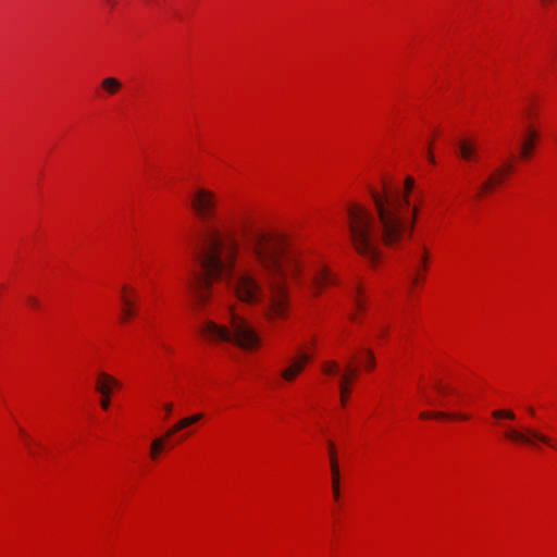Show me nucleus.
I'll return each instance as SVG.
<instances>
[{
    "label": "nucleus",
    "instance_id": "nucleus-1",
    "mask_svg": "<svg viewBox=\"0 0 557 557\" xmlns=\"http://www.w3.org/2000/svg\"><path fill=\"white\" fill-rule=\"evenodd\" d=\"M190 206L201 221L198 261L201 273L187 282L195 306L203 308L213 295V282L224 280L238 300L264 305V315L273 322L289 312V278L297 277V251L281 233L247 228L240 244L233 232L214 222L216 199L207 189H197Z\"/></svg>",
    "mask_w": 557,
    "mask_h": 557
},
{
    "label": "nucleus",
    "instance_id": "nucleus-2",
    "mask_svg": "<svg viewBox=\"0 0 557 557\" xmlns=\"http://www.w3.org/2000/svg\"><path fill=\"white\" fill-rule=\"evenodd\" d=\"M414 180L408 176L404 188L384 186L372 190L375 215L359 203L347 208V225L355 250L371 263L381 256V245L396 247L412 236L418 207L411 206L409 196Z\"/></svg>",
    "mask_w": 557,
    "mask_h": 557
},
{
    "label": "nucleus",
    "instance_id": "nucleus-3",
    "mask_svg": "<svg viewBox=\"0 0 557 557\" xmlns=\"http://www.w3.org/2000/svg\"><path fill=\"white\" fill-rule=\"evenodd\" d=\"M200 332L209 339L231 343L244 350H255L261 344V338L256 329L233 310L228 312L227 324H218L211 320H206L200 327Z\"/></svg>",
    "mask_w": 557,
    "mask_h": 557
},
{
    "label": "nucleus",
    "instance_id": "nucleus-4",
    "mask_svg": "<svg viewBox=\"0 0 557 557\" xmlns=\"http://www.w3.org/2000/svg\"><path fill=\"white\" fill-rule=\"evenodd\" d=\"M492 417L497 421V425L504 429V437L509 442L530 446L539 449V443L556 448L553 440L532 428L515 429L509 424L503 423L502 420H516V413L509 409H497L492 411Z\"/></svg>",
    "mask_w": 557,
    "mask_h": 557
},
{
    "label": "nucleus",
    "instance_id": "nucleus-5",
    "mask_svg": "<svg viewBox=\"0 0 557 557\" xmlns=\"http://www.w3.org/2000/svg\"><path fill=\"white\" fill-rule=\"evenodd\" d=\"M322 371L326 375H335L339 374V389L342 394V404H345L346 395L349 393V383L352 381L357 373V368L354 367L350 362L346 364L345 372H342L339 364L330 360L322 364Z\"/></svg>",
    "mask_w": 557,
    "mask_h": 557
},
{
    "label": "nucleus",
    "instance_id": "nucleus-6",
    "mask_svg": "<svg viewBox=\"0 0 557 557\" xmlns=\"http://www.w3.org/2000/svg\"><path fill=\"white\" fill-rule=\"evenodd\" d=\"M512 171V164L505 162L503 165L496 168L480 185L478 197L483 194L491 193L495 187L503 184L508 174Z\"/></svg>",
    "mask_w": 557,
    "mask_h": 557
},
{
    "label": "nucleus",
    "instance_id": "nucleus-7",
    "mask_svg": "<svg viewBox=\"0 0 557 557\" xmlns=\"http://www.w3.org/2000/svg\"><path fill=\"white\" fill-rule=\"evenodd\" d=\"M335 283L333 274L324 267L317 269L310 277V287L314 295H318L323 286Z\"/></svg>",
    "mask_w": 557,
    "mask_h": 557
},
{
    "label": "nucleus",
    "instance_id": "nucleus-8",
    "mask_svg": "<svg viewBox=\"0 0 557 557\" xmlns=\"http://www.w3.org/2000/svg\"><path fill=\"white\" fill-rule=\"evenodd\" d=\"M457 148H458V154L462 160H465L467 162L478 160L479 146L475 140L469 139V138L460 139L457 143Z\"/></svg>",
    "mask_w": 557,
    "mask_h": 557
},
{
    "label": "nucleus",
    "instance_id": "nucleus-9",
    "mask_svg": "<svg viewBox=\"0 0 557 557\" xmlns=\"http://www.w3.org/2000/svg\"><path fill=\"white\" fill-rule=\"evenodd\" d=\"M539 132L533 126H527L525 135L520 147V157L522 159L530 158L532 151L535 148V143L539 139Z\"/></svg>",
    "mask_w": 557,
    "mask_h": 557
},
{
    "label": "nucleus",
    "instance_id": "nucleus-10",
    "mask_svg": "<svg viewBox=\"0 0 557 557\" xmlns=\"http://www.w3.org/2000/svg\"><path fill=\"white\" fill-rule=\"evenodd\" d=\"M330 462L332 471L333 496L337 500L339 498V467L336 457V450L333 442H329Z\"/></svg>",
    "mask_w": 557,
    "mask_h": 557
},
{
    "label": "nucleus",
    "instance_id": "nucleus-11",
    "mask_svg": "<svg viewBox=\"0 0 557 557\" xmlns=\"http://www.w3.org/2000/svg\"><path fill=\"white\" fill-rule=\"evenodd\" d=\"M95 389L101 395L100 406L102 409L107 410L110 407V397L112 391L110 386L100 379V375H97Z\"/></svg>",
    "mask_w": 557,
    "mask_h": 557
},
{
    "label": "nucleus",
    "instance_id": "nucleus-12",
    "mask_svg": "<svg viewBox=\"0 0 557 557\" xmlns=\"http://www.w3.org/2000/svg\"><path fill=\"white\" fill-rule=\"evenodd\" d=\"M128 290L127 286H123L122 288V302L124 305V308H123V315H124V321L126 319H129L132 317H134L135 314V309H134V300L128 297L125 293Z\"/></svg>",
    "mask_w": 557,
    "mask_h": 557
},
{
    "label": "nucleus",
    "instance_id": "nucleus-13",
    "mask_svg": "<svg viewBox=\"0 0 557 557\" xmlns=\"http://www.w3.org/2000/svg\"><path fill=\"white\" fill-rule=\"evenodd\" d=\"M349 297L357 310H364L366 309V302L362 297V289L359 285H355L351 290L349 292Z\"/></svg>",
    "mask_w": 557,
    "mask_h": 557
},
{
    "label": "nucleus",
    "instance_id": "nucleus-14",
    "mask_svg": "<svg viewBox=\"0 0 557 557\" xmlns=\"http://www.w3.org/2000/svg\"><path fill=\"white\" fill-rule=\"evenodd\" d=\"M101 87L108 95H115L122 88V83L117 78L110 76L101 82Z\"/></svg>",
    "mask_w": 557,
    "mask_h": 557
},
{
    "label": "nucleus",
    "instance_id": "nucleus-15",
    "mask_svg": "<svg viewBox=\"0 0 557 557\" xmlns=\"http://www.w3.org/2000/svg\"><path fill=\"white\" fill-rule=\"evenodd\" d=\"M302 370L304 363L294 360L293 363L282 372V377L286 381H293Z\"/></svg>",
    "mask_w": 557,
    "mask_h": 557
},
{
    "label": "nucleus",
    "instance_id": "nucleus-16",
    "mask_svg": "<svg viewBox=\"0 0 557 557\" xmlns=\"http://www.w3.org/2000/svg\"><path fill=\"white\" fill-rule=\"evenodd\" d=\"M169 437H165V435L163 437H160V438H156L151 442V446H150V457L152 459H157L158 456L160 455V453L162 451V449L164 448V445H165V441L168 440Z\"/></svg>",
    "mask_w": 557,
    "mask_h": 557
},
{
    "label": "nucleus",
    "instance_id": "nucleus-17",
    "mask_svg": "<svg viewBox=\"0 0 557 557\" xmlns=\"http://www.w3.org/2000/svg\"><path fill=\"white\" fill-rule=\"evenodd\" d=\"M420 417L422 419H429V418H459L461 420H467L469 417L468 414H449V413H446V412H442V411H438V412H429V411H423L420 413Z\"/></svg>",
    "mask_w": 557,
    "mask_h": 557
},
{
    "label": "nucleus",
    "instance_id": "nucleus-18",
    "mask_svg": "<svg viewBox=\"0 0 557 557\" xmlns=\"http://www.w3.org/2000/svg\"><path fill=\"white\" fill-rule=\"evenodd\" d=\"M189 425H191V424H190V420L188 419V417L183 418L176 424H174L170 430H168V432L165 433V437H171L176 432H178Z\"/></svg>",
    "mask_w": 557,
    "mask_h": 557
},
{
    "label": "nucleus",
    "instance_id": "nucleus-19",
    "mask_svg": "<svg viewBox=\"0 0 557 557\" xmlns=\"http://www.w3.org/2000/svg\"><path fill=\"white\" fill-rule=\"evenodd\" d=\"M98 374L100 375V379L102 381H104L110 386L112 392H113V388H119L121 386V383L112 375H110L106 372H99Z\"/></svg>",
    "mask_w": 557,
    "mask_h": 557
},
{
    "label": "nucleus",
    "instance_id": "nucleus-20",
    "mask_svg": "<svg viewBox=\"0 0 557 557\" xmlns=\"http://www.w3.org/2000/svg\"><path fill=\"white\" fill-rule=\"evenodd\" d=\"M366 362H364V366H366V369L368 370H371L374 368L375 366V359H374V355L371 350H366Z\"/></svg>",
    "mask_w": 557,
    "mask_h": 557
},
{
    "label": "nucleus",
    "instance_id": "nucleus-21",
    "mask_svg": "<svg viewBox=\"0 0 557 557\" xmlns=\"http://www.w3.org/2000/svg\"><path fill=\"white\" fill-rule=\"evenodd\" d=\"M310 360V356L308 354H305L302 352L299 357V359H296L295 361L296 362H301L304 363V367L306 366V363Z\"/></svg>",
    "mask_w": 557,
    "mask_h": 557
},
{
    "label": "nucleus",
    "instance_id": "nucleus-22",
    "mask_svg": "<svg viewBox=\"0 0 557 557\" xmlns=\"http://www.w3.org/2000/svg\"><path fill=\"white\" fill-rule=\"evenodd\" d=\"M310 360V356L308 354H305L302 352L299 357V359H296L295 361L296 362H301L304 363V367L306 366V363Z\"/></svg>",
    "mask_w": 557,
    "mask_h": 557
},
{
    "label": "nucleus",
    "instance_id": "nucleus-23",
    "mask_svg": "<svg viewBox=\"0 0 557 557\" xmlns=\"http://www.w3.org/2000/svg\"><path fill=\"white\" fill-rule=\"evenodd\" d=\"M202 418H203L202 413H196V414L188 417V419L190 420V424H194V423L200 421Z\"/></svg>",
    "mask_w": 557,
    "mask_h": 557
},
{
    "label": "nucleus",
    "instance_id": "nucleus-24",
    "mask_svg": "<svg viewBox=\"0 0 557 557\" xmlns=\"http://www.w3.org/2000/svg\"><path fill=\"white\" fill-rule=\"evenodd\" d=\"M27 300H28V304H29L33 308H35V309H36V308H38V307H39V301H38V299H36L35 297L29 296Z\"/></svg>",
    "mask_w": 557,
    "mask_h": 557
},
{
    "label": "nucleus",
    "instance_id": "nucleus-25",
    "mask_svg": "<svg viewBox=\"0 0 557 557\" xmlns=\"http://www.w3.org/2000/svg\"><path fill=\"white\" fill-rule=\"evenodd\" d=\"M435 388H436L440 393H442V394H447V393H449V392H450V389H449L448 387H446V386H442L441 384H436V385H435Z\"/></svg>",
    "mask_w": 557,
    "mask_h": 557
},
{
    "label": "nucleus",
    "instance_id": "nucleus-26",
    "mask_svg": "<svg viewBox=\"0 0 557 557\" xmlns=\"http://www.w3.org/2000/svg\"><path fill=\"white\" fill-rule=\"evenodd\" d=\"M423 252H424V255L421 258V262H422L423 270H425L426 269V260H428V257H426L428 250L425 247H423Z\"/></svg>",
    "mask_w": 557,
    "mask_h": 557
},
{
    "label": "nucleus",
    "instance_id": "nucleus-27",
    "mask_svg": "<svg viewBox=\"0 0 557 557\" xmlns=\"http://www.w3.org/2000/svg\"><path fill=\"white\" fill-rule=\"evenodd\" d=\"M163 408H164V410L166 412V417H168L172 412L173 404H171V403L164 404Z\"/></svg>",
    "mask_w": 557,
    "mask_h": 557
},
{
    "label": "nucleus",
    "instance_id": "nucleus-28",
    "mask_svg": "<svg viewBox=\"0 0 557 557\" xmlns=\"http://www.w3.org/2000/svg\"><path fill=\"white\" fill-rule=\"evenodd\" d=\"M428 158H429V161H430L431 163H433V164L435 163V159H434L433 154L431 153V150H430V149H429V151H428Z\"/></svg>",
    "mask_w": 557,
    "mask_h": 557
},
{
    "label": "nucleus",
    "instance_id": "nucleus-29",
    "mask_svg": "<svg viewBox=\"0 0 557 557\" xmlns=\"http://www.w3.org/2000/svg\"><path fill=\"white\" fill-rule=\"evenodd\" d=\"M108 3L111 4L112 7L115 5V1H113V0H108Z\"/></svg>",
    "mask_w": 557,
    "mask_h": 557
},
{
    "label": "nucleus",
    "instance_id": "nucleus-30",
    "mask_svg": "<svg viewBox=\"0 0 557 557\" xmlns=\"http://www.w3.org/2000/svg\"><path fill=\"white\" fill-rule=\"evenodd\" d=\"M417 282H418V277H414V278L412 280V283L414 284V283H417Z\"/></svg>",
    "mask_w": 557,
    "mask_h": 557
},
{
    "label": "nucleus",
    "instance_id": "nucleus-31",
    "mask_svg": "<svg viewBox=\"0 0 557 557\" xmlns=\"http://www.w3.org/2000/svg\"><path fill=\"white\" fill-rule=\"evenodd\" d=\"M350 319H351V320H355V319H356V315H355V314H351V315H350Z\"/></svg>",
    "mask_w": 557,
    "mask_h": 557
},
{
    "label": "nucleus",
    "instance_id": "nucleus-32",
    "mask_svg": "<svg viewBox=\"0 0 557 557\" xmlns=\"http://www.w3.org/2000/svg\"><path fill=\"white\" fill-rule=\"evenodd\" d=\"M553 0H544L545 3L552 2Z\"/></svg>",
    "mask_w": 557,
    "mask_h": 557
}]
</instances>
